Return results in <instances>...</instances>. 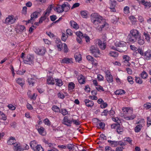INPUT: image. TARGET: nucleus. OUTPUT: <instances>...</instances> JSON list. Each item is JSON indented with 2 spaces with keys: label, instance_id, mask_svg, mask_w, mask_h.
<instances>
[{
  "label": "nucleus",
  "instance_id": "obj_33",
  "mask_svg": "<svg viewBox=\"0 0 151 151\" xmlns=\"http://www.w3.org/2000/svg\"><path fill=\"white\" fill-rule=\"evenodd\" d=\"M142 127V125L141 124L137 125L135 128L134 130L135 132L137 133L139 132Z\"/></svg>",
  "mask_w": 151,
  "mask_h": 151
},
{
  "label": "nucleus",
  "instance_id": "obj_50",
  "mask_svg": "<svg viewBox=\"0 0 151 151\" xmlns=\"http://www.w3.org/2000/svg\"><path fill=\"white\" fill-rule=\"evenodd\" d=\"M72 122H73L74 124L76 125H79L81 124L80 122L78 119L75 120L73 119L72 118Z\"/></svg>",
  "mask_w": 151,
  "mask_h": 151
},
{
  "label": "nucleus",
  "instance_id": "obj_5",
  "mask_svg": "<svg viewBox=\"0 0 151 151\" xmlns=\"http://www.w3.org/2000/svg\"><path fill=\"white\" fill-rule=\"evenodd\" d=\"M24 63L30 65L34 64V57L33 56L28 55L24 60H23Z\"/></svg>",
  "mask_w": 151,
  "mask_h": 151
},
{
  "label": "nucleus",
  "instance_id": "obj_52",
  "mask_svg": "<svg viewBox=\"0 0 151 151\" xmlns=\"http://www.w3.org/2000/svg\"><path fill=\"white\" fill-rule=\"evenodd\" d=\"M76 34L77 36V37H80L83 38L84 36L83 35L82 33L80 31L76 32Z\"/></svg>",
  "mask_w": 151,
  "mask_h": 151
},
{
  "label": "nucleus",
  "instance_id": "obj_12",
  "mask_svg": "<svg viewBox=\"0 0 151 151\" xmlns=\"http://www.w3.org/2000/svg\"><path fill=\"white\" fill-rule=\"evenodd\" d=\"M139 4H142L145 6V8H149L151 6V4L150 2L146 1L145 0L139 1Z\"/></svg>",
  "mask_w": 151,
  "mask_h": 151
},
{
  "label": "nucleus",
  "instance_id": "obj_7",
  "mask_svg": "<svg viewBox=\"0 0 151 151\" xmlns=\"http://www.w3.org/2000/svg\"><path fill=\"white\" fill-rule=\"evenodd\" d=\"M63 123L68 126H70L72 123V119H69L67 116H65L63 120Z\"/></svg>",
  "mask_w": 151,
  "mask_h": 151
},
{
  "label": "nucleus",
  "instance_id": "obj_24",
  "mask_svg": "<svg viewBox=\"0 0 151 151\" xmlns=\"http://www.w3.org/2000/svg\"><path fill=\"white\" fill-rule=\"evenodd\" d=\"M70 24L71 27L73 28L77 29L79 28V26L77 24L73 21H71L70 22Z\"/></svg>",
  "mask_w": 151,
  "mask_h": 151
},
{
  "label": "nucleus",
  "instance_id": "obj_2",
  "mask_svg": "<svg viewBox=\"0 0 151 151\" xmlns=\"http://www.w3.org/2000/svg\"><path fill=\"white\" fill-rule=\"evenodd\" d=\"M91 17L92 22L96 26L98 25L104 19L102 17L95 13H92Z\"/></svg>",
  "mask_w": 151,
  "mask_h": 151
},
{
  "label": "nucleus",
  "instance_id": "obj_43",
  "mask_svg": "<svg viewBox=\"0 0 151 151\" xmlns=\"http://www.w3.org/2000/svg\"><path fill=\"white\" fill-rule=\"evenodd\" d=\"M108 142L111 144V145H113L114 147H116L118 145L117 142V141L108 140Z\"/></svg>",
  "mask_w": 151,
  "mask_h": 151
},
{
  "label": "nucleus",
  "instance_id": "obj_49",
  "mask_svg": "<svg viewBox=\"0 0 151 151\" xmlns=\"http://www.w3.org/2000/svg\"><path fill=\"white\" fill-rule=\"evenodd\" d=\"M75 85L73 82H70L69 83L68 85V88L69 90H73L74 88Z\"/></svg>",
  "mask_w": 151,
  "mask_h": 151
},
{
  "label": "nucleus",
  "instance_id": "obj_55",
  "mask_svg": "<svg viewBox=\"0 0 151 151\" xmlns=\"http://www.w3.org/2000/svg\"><path fill=\"white\" fill-rule=\"evenodd\" d=\"M0 119H2L4 120H6V116L5 115V114L3 113L1 115H0Z\"/></svg>",
  "mask_w": 151,
  "mask_h": 151
},
{
  "label": "nucleus",
  "instance_id": "obj_31",
  "mask_svg": "<svg viewBox=\"0 0 151 151\" xmlns=\"http://www.w3.org/2000/svg\"><path fill=\"white\" fill-rule=\"evenodd\" d=\"M122 110L124 112H125L126 113H132L133 112L132 109L127 107L123 108L122 109Z\"/></svg>",
  "mask_w": 151,
  "mask_h": 151
},
{
  "label": "nucleus",
  "instance_id": "obj_40",
  "mask_svg": "<svg viewBox=\"0 0 151 151\" xmlns=\"http://www.w3.org/2000/svg\"><path fill=\"white\" fill-rule=\"evenodd\" d=\"M35 151H44V150L40 145H37L35 150Z\"/></svg>",
  "mask_w": 151,
  "mask_h": 151
},
{
  "label": "nucleus",
  "instance_id": "obj_38",
  "mask_svg": "<svg viewBox=\"0 0 151 151\" xmlns=\"http://www.w3.org/2000/svg\"><path fill=\"white\" fill-rule=\"evenodd\" d=\"M141 77L143 79H146L147 77V73L144 70L140 74Z\"/></svg>",
  "mask_w": 151,
  "mask_h": 151
},
{
  "label": "nucleus",
  "instance_id": "obj_62",
  "mask_svg": "<svg viewBox=\"0 0 151 151\" xmlns=\"http://www.w3.org/2000/svg\"><path fill=\"white\" fill-rule=\"evenodd\" d=\"M50 18L51 20L52 21H55L57 18V17L56 15H53L50 16Z\"/></svg>",
  "mask_w": 151,
  "mask_h": 151
},
{
  "label": "nucleus",
  "instance_id": "obj_51",
  "mask_svg": "<svg viewBox=\"0 0 151 151\" xmlns=\"http://www.w3.org/2000/svg\"><path fill=\"white\" fill-rule=\"evenodd\" d=\"M124 140L125 141L127 142H129V144H130L131 145H132V140L129 137H125L124 138Z\"/></svg>",
  "mask_w": 151,
  "mask_h": 151
},
{
  "label": "nucleus",
  "instance_id": "obj_41",
  "mask_svg": "<svg viewBox=\"0 0 151 151\" xmlns=\"http://www.w3.org/2000/svg\"><path fill=\"white\" fill-rule=\"evenodd\" d=\"M137 41L138 43L140 45H143L145 43L144 40L141 38V35L140 37L138 39Z\"/></svg>",
  "mask_w": 151,
  "mask_h": 151
},
{
  "label": "nucleus",
  "instance_id": "obj_47",
  "mask_svg": "<svg viewBox=\"0 0 151 151\" xmlns=\"http://www.w3.org/2000/svg\"><path fill=\"white\" fill-rule=\"evenodd\" d=\"M127 80L130 84H133V78L132 76H128L127 78Z\"/></svg>",
  "mask_w": 151,
  "mask_h": 151
},
{
  "label": "nucleus",
  "instance_id": "obj_9",
  "mask_svg": "<svg viewBox=\"0 0 151 151\" xmlns=\"http://www.w3.org/2000/svg\"><path fill=\"white\" fill-rule=\"evenodd\" d=\"M96 44H98L100 48L102 50H104L106 47V44L103 42L102 43V41L99 39H97L96 41Z\"/></svg>",
  "mask_w": 151,
  "mask_h": 151
},
{
  "label": "nucleus",
  "instance_id": "obj_64",
  "mask_svg": "<svg viewBox=\"0 0 151 151\" xmlns=\"http://www.w3.org/2000/svg\"><path fill=\"white\" fill-rule=\"evenodd\" d=\"M108 113H109V111L107 109H105L102 112L101 115L106 116L107 115Z\"/></svg>",
  "mask_w": 151,
  "mask_h": 151
},
{
  "label": "nucleus",
  "instance_id": "obj_59",
  "mask_svg": "<svg viewBox=\"0 0 151 151\" xmlns=\"http://www.w3.org/2000/svg\"><path fill=\"white\" fill-rule=\"evenodd\" d=\"M147 125L148 127H149L151 125V120L150 118L149 117L147 118Z\"/></svg>",
  "mask_w": 151,
  "mask_h": 151
},
{
  "label": "nucleus",
  "instance_id": "obj_34",
  "mask_svg": "<svg viewBox=\"0 0 151 151\" xmlns=\"http://www.w3.org/2000/svg\"><path fill=\"white\" fill-rule=\"evenodd\" d=\"M87 12L86 11H82L81 12V14L82 17L83 18L87 17Z\"/></svg>",
  "mask_w": 151,
  "mask_h": 151
},
{
  "label": "nucleus",
  "instance_id": "obj_17",
  "mask_svg": "<svg viewBox=\"0 0 151 151\" xmlns=\"http://www.w3.org/2000/svg\"><path fill=\"white\" fill-rule=\"evenodd\" d=\"M35 52L39 55H42L44 54L46 52V50L45 48H44L41 49L37 48L36 49V51H35Z\"/></svg>",
  "mask_w": 151,
  "mask_h": 151
},
{
  "label": "nucleus",
  "instance_id": "obj_28",
  "mask_svg": "<svg viewBox=\"0 0 151 151\" xmlns=\"http://www.w3.org/2000/svg\"><path fill=\"white\" fill-rule=\"evenodd\" d=\"M52 5H50V7H48L47 9L46 12L44 14L46 15L47 17L49 15V13L50 12V11L52 10Z\"/></svg>",
  "mask_w": 151,
  "mask_h": 151
},
{
  "label": "nucleus",
  "instance_id": "obj_30",
  "mask_svg": "<svg viewBox=\"0 0 151 151\" xmlns=\"http://www.w3.org/2000/svg\"><path fill=\"white\" fill-rule=\"evenodd\" d=\"M14 140H15V138L13 137H11L7 141V143L8 145H14V144H15L14 141Z\"/></svg>",
  "mask_w": 151,
  "mask_h": 151
},
{
  "label": "nucleus",
  "instance_id": "obj_3",
  "mask_svg": "<svg viewBox=\"0 0 151 151\" xmlns=\"http://www.w3.org/2000/svg\"><path fill=\"white\" fill-rule=\"evenodd\" d=\"M97 29L99 32L107 30L109 27V24L105 21V20L104 19L98 25Z\"/></svg>",
  "mask_w": 151,
  "mask_h": 151
},
{
  "label": "nucleus",
  "instance_id": "obj_35",
  "mask_svg": "<svg viewBox=\"0 0 151 151\" xmlns=\"http://www.w3.org/2000/svg\"><path fill=\"white\" fill-rule=\"evenodd\" d=\"M52 109L55 112H60V110L59 108L56 106H53L52 107Z\"/></svg>",
  "mask_w": 151,
  "mask_h": 151
},
{
  "label": "nucleus",
  "instance_id": "obj_15",
  "mask_svg": "<svg viewBox=\"0 0 151 151\" xmlns=\"http://www.w3.org/2000/svg\"><path fill=\"white\" fill-rule=\"evenodd\" d=\"M144 58L146 60H149L151 59V51L148 50L144 53Z\"/></svg>",
  "mask_w": 151,
  "mask_h": 151
},
{
  "label": "nucleus",
  "instance_id": "obj_45",
  "mask_svg": "<svg viewBox=\"0 0 151 151\" xmlns=\"http://www.w3.org/2000/svg\"><path fill=\"white\" fill-rule=\"evenodd\" d=\"M47 17H48L47 16L45 15V14H44L43 16L41 17L40 19L39 20V23H42L43 21L45 20L46 19Z\"/></svg>",
  "mask_w": 151,
  "mask_h": 151
},
{
  "label": "nucleus",
  "instance_id": "obj_39",
  "mask_svg": "<svg viewBox=\"0 0 151 151\" xmlns=\"http://www.w3.org/2000/svg\"><path fill=\"white\" fill-rule=\"evenodd\" d=\"M68 37V36L67 34L63 33L62 35L61 39L63 41L65 42Z\"/></svg>",
  "mask_w": 151,
  "mask_h": 151
},
{
  "label": "nucleus",
  "instance_id": "obj_19",
  "mask_svg": "<svg viewBox=\"0 0 151 151\" xmlns=\"http://www.w3.org/2000/svg\"><path fill=\"white\" fill-rule=\"evenodd\" d=\"M143 35L145 38V39L148 42H150V35L151 33H149L147 32H144L143 33Z\"/></svg>",
  "mask_w": 151,
  "mask_h": 151
},
{
  "label": "nucleus",
  "instance_id": "obj_60",
  "mask_svg": "<svg viewBox=\"0 0 151 151\" xmlns=\"http://www.w3.org/2000/svg\"><path fill=\"white\" fill-rule=\"evenodd\" d=\"M58 98L61 99H63L65 97V96L63 93L61 92H59L58 93Z\"/></svg>",
  "mask_w": 151,
  "mask_h": 151
},
{
  "label": "nucleus",
  "instance_id": "obj_1",
  "mask_svg": "<svg viewBox=\"0 0 151 151\" xmlns=\"http://www.w3.org/2000/svg\"><path fill=\"white\" fill-rule=\"evenodd\" d=\"M141 34L136 29L131 30L127 37V40L129 42L133 43L136 42L140 37Z\"/></svg>",
  "mask_w": 151,
  "mask_h": 151
},
{
  "label": "nucleus",
  "instance_id": "obj_44",
  "mask_svg": "<svg viewBox=\"0 0 151 151\" xmlns=\"http://www.w3.org/2000/svg\"><path fill=\"white\" fill-rule=\"evenodd\" d=\"M56 84L59 86H61L63 85V82L60 79H55Z\"/></svg>",
  "mask_w": 151,
  "mask_h": 151
},
{
  "label": "nucleus",
  "instance_id": "obj_10",
  "mask_svg": "<svg viewBox=\"0 0 151 151\" xmlns=\"http://www.w3.org/2000/svg\"><path fill=\"white\" fill-rule=\"evenodd\" d=\"M105 74L106 76V80L109 83L112 82L113 81V77L110 74V72L109 71H107L105 72Z\"/></svg>",
  "mask_w": 151,
  "mask_h": 151
},
{
  "label": "nucleus",
  "instance_id": "obj_48",
  "mask_svg": "<svg viewBox=\"0 0 151 151\" xmlns=\"http://www.w3.org/2000/svg\"><path fill=\"white\" fill-rule=\"evenodd\" d=\"M129 19L132 22V23L135 24L136 21V19L135 17L133 16H132L129 17Z\"/></svg>",
  "mask_w": 151,
  "mask_h": 151
},
{
  "label": "nucleus",
  "instance_id": "obj_11",
  "mask_svg": "<svg viewBox=\"0 0 151 151\" xmlns=\"http://www.w3.org/2000/svg\"><path fill=\"white\" fill-rule=\"evenodd\" d=\"M111 4L110 6V8L111 11V12H116V10L115 9V7L116 5V2L115 0H110Z\"/></svg>",
  "mask_w": 151,
  "mask_h": 151
},
{
  "label": "nucleus",
  "instance_id": "obj_25",
  "mask_svg": "<svg viewBox=\"0 0 151 151\" xmlns=\"http://www.w3.org/2000/svg\"><path fill=\"white\" fill-rule=\"evenodd\" d=\"M116 130L118 134H122L123 131V129L122 127H120L119 124H118V125L116 128Z\"/></svg>",
  "mask_w": 151,
  "mask_h": 151
},
{
  "label": "nucleus",
  "instance_id": "obj_13",
  "mask_svg": "<svg viewBox=\"0 0 151 151\" xmlns=\"http://www.w3.org/2000/svg\"><path fill=\"white\" fill-rule=\"evenodd\" d=\"M73 59L72 58H64L61 61V63L68 64L73 63Z\"/></svg>",
  "mask_w": 151,
  "mask_h": 151
},
{
  "label": "nucleus",
  "instance_id": "obj_42",
  "mask_svg": "<svg viewBox=\"0 0 151 151\" xmlns=\"http://www.w3.org/2000/svg\"><path fill=\"white\" fill-rule=\"evenodd\" d=\"M135 81L137 83L140 84L142 83L143 81L140 77H135Z\"/></svg>",
  "mask_w": 151,
  "mask_h": 151
},
{
  "label": "nucleus",
  "instance_id": "obj_21",
  "mask_svg": "<svg viewBox=\"0 0 151 151\" xmlns=\"http://www.w3.org/2000/svg\"><path fill=\"white\" fill-rule=\"evenodd\" d=\"M78 80L79 83L81 84H84L85 83V79L82 75L78 76Z\"/></svg>",
  "mask_w": 151,
  "mask_h": 151
},
{
  "label": "nucleus",
  "instance_id": "obj_26",
  "mask_svg": "<svg viewBox=\"0 0 151 151\" xmlns=\"http://www.w3.org/2000/svg\"><path fill=\"white\" fill-rule=\"evenodd\" d=\"M74 56L76 61L79 62L81 60V55L80 54L76 53L75 54Z\"/></svg>",
  "mask_w": 151,
  "mask_h": 151
},
{
  "label": "nucleus",
  "instance_id": "obj_61",
  "mask_svg": "<svg viewBox=\"0 0 151 151\" xmlns=\"http://www.w3.org/2000/svg\"><path fill=\"white\" fill-rule=\"evenodd\" d=\"M108 106V104L106 102H104L102 103L100 107L102 109H104L106 108Z\"/></svg>",
  "mask_w": 151,
  "mask_h": 151
},
{
  "label": "nucleus",
  "instance_id": "obj_63",
  "mask_svg": "<svg viewBox=\"0 0 151 151\" xmlns=\"http://www.w3.org/2000/svg\"><path fill=\"white\" fill-rule=\"evenodd\" d=\"M44 123L45 124H47L48 126H50L51 124V122L49 120L47 119H46L44 120Z\"/></svg>",
  "mask_w": 151,
  "mask_h": 151
},
{
  "label": "nucleus",
  "instance_id": "obj_18",
  "mask_svg": "<svg viewBox=\"0 0 151 151\" xmlns=\"http://www.w3.org/2000/svg\"><path fill=\"white\" fill-rule=\"evenodd\" d=\"M84 102L86 105L88 107H91L94 105L93 102L89 99H85Z\"/></svg>",
  "mask_w": 151,
  "mask_h": 151
},
{
  "label": "nucleus",
  "instance_id": "obj_14",
  "mask_svg": "<svg viewBox=\"0 0 151 151\" xmlns=\"http://www.w3.org/2000/svg\"><path fill=\"white\" fill-rule=\"evenodd\" d=\"M123 59L124 60V62L125 65L130 66V64L129 62V57L127 55H124L123 56Z\"/></svg>",
  "mask_w": 151,
  "mask_h": 151
},
{
  "label": "nucleus",
  "instance_id": "obj_53",
  "mask_svg": "<svg viewBox=\"0 0 151 151\" xmlns=\"http://www.w3.org/2000/svg\"><path fill=\"white\" fill-rule=\"evenodd\" d=\"M18 27L20 29V31L21 32L24 31L25 30V27L24 25H19L18 26Z\"/></svg>",
  "mask_w": 151,
  "mask_h": 151
},
{
  "label": "nucleus",
  "instance_id": "obj_57",
  "mask_svg": "<svg viewBox=\"0 0 151 151\" xmlns=\"http://www.w3.org/2000/svg\"><path fill=\"white\" fill-rule=\"evenodd\" d=\"M124 11L125 14L128 13L129 12V7L127 6H125L124 9Z\"/></svg>",
  "mask_w": 151,
  "mask_h": 151
},
{
  "label": "nucleus",
  "instance_id": "obj_37",
  "mask_svg": "<svg viewBox=\"0 0 151 151\" xmlns=\"http://www.w3.org/2000/svg\"><path fill=\"white\" fill-rule=\"evenodd\" d=\"M17 83L19 84L22 87L24 83V81H23L22 79V78H19L17 79L16 80Z\"/></svg>",
  "mask_w": 151,
  "mask_h": 151
},
{
  "label": "nucleus",
  "instance_id": "obj_32",
  "mask_svg": "<svg viewBox=\"0 0 151 151\" xmlns=\"http://www.w3.org/2000/svg\"><path fill=\"white\" fill-rule=\"evenodd\" d=\"M126 92L125 91L123 90L120 89L115 91V93L116 95H122L125 94Z\"/></svg>",
  "mask_w": 151,
  "mask_h": 151
},
{
  "label": "nucleus",
  "instance_id": "obj_27",
  "mask_svg": "<svg viewBox=\"0 0 151 151\" xmlns=\"http://www.w3.org/2000/svg\"><path fill=\"white\" fill-rule=\"evenodd\" d=\"M47 82L48 84H54V81L53 78L51 77H48L47 79Z\"/></svg>",
  "mask_w": 151,
  "mask_h": 151
},
{
  "label": "nucleus",
  "instance_id": "obj_6",
  "mask_svg": "<svg viewBox=\"0 0 151 151\" xmlns=\"http://www.w3.org/2000/svg\"><path fill=\"white\" fill-rule=\"evenodd\" d=\"M16 20L13 15L9 16L5 20V22L6 24H12L14 23Z\"/></svg>",
  "mask_w": 151,
  "mask_h": 151
},
{
  "label": "nucleus",
  "instance_id": "obj_16",
  "mask_svg": "<svg viewBox=\"0 0 151 151\" xmlns=\"http://www.w3.org/2000/svg\"><path fill=\"white\" fill-rule=\"evenodd\" d=\"M13 149L15 151H21L23 150V149L21 148L20 145L19 143L14 144Z\"/></svg>",
  "mask_w": 151,
  "mask_h": 151
},
{
  "label": "nucleus",
  "instance_id": "obj_20",
  "mask_svg": "<svg viewBox=\"0 0 151 151\" xmlns=\"http://www.w3.org/2000/svg\"><path fill=\"white\" fill-rule=\"evenodd\" d=\"M116 46L118 48L122 47L124 46H127L125 42L123 41H120L118 42H116L115 43Z\"/></svg>",
  "mask_w": 151,
  "mask_h": 151
},
{
  "label": "nucleus",
  "instance_id": "obj_23",
  "mask_svg": "<svg viewBox=\"0 0 151 151\" xmlns=\"http://www.w3.org/2000/svg\"><path fill=\"white\" fill-rule=\"evenodd\" d=\"M127 49V46H124L122 47L117 48V49H116V50L120 52H122L126 51Z\"/></svg>",
  "mask_w": 151,
  "mask_h": 151
},
{
  "label": "nucleus",
  "instance_id": "obj_56",
  "mask_svg": "<svg viewBox=\"0 0 151 151\" xmlns=\"http://www.w3.org/2000/svg\"><path fill=\"white\" fill-rule=\"evenodd\" d=\"M74 145L73 144H68L67 145L66 147L70 150H72L74 148Z\"/></svg>",
  "mask_w": 151,
  "mask_h": 151
},
{
  "label": "nucleus",
  "instance_id": "obj_46",
  "mask_svg": "<svg viewBox=\"0 0 151 151\" xmlns=\"http://www.w3.org/2000/svg\"><path fill=\"white\" fill-rule=\"evenodd\" d=\"M28 83L29 85L31 84L32 86H33L35 83V79L33 78H28Z\"/></svg>",
  "mask_w": 151,
  "mask_h": 151
},
{
  "label": "nucleus",
  "instance_id": "obj_4",
  "mask_svg": "<svg viewBox=\"0 0 151 151\" xmlns=\"http://www.w3.org/2000/svg\"><path fill=\"white\" fill-rule=\"evenodd\" d=\"M91 52L95 57H98L100 54L99 49L96 46H92L90 48Z\"/></svg>",
  "mask_w": 151,
  "mask_h": 151
},
{
  "label": "nucleus",
  "instance_id": "obj_22",
  "mask_svg": "<svg viewBox=\"0 0 151 151\" xmlns=\"http://www.w3.org/2000/svg\"><path fill=\"white\" fill-rule=\"evenodd\" d=\"M38 131L39 133L42 135H45L46 134L45 129L42 127H40L39 129H38Z\"/></svg>",
  "mask_w": 151,
  "mask_h": 151
},
{
  "label": "nucleus",
  "instance_id": "obj_8",
  "mask_svg": "<svg viewBox=\"0 0 151 151\" xmlns=\"http://www.w3.org/2000/svg\"><path fill=\"white\" fill-rule=\"evenodd\" d=\"M41 11V9H39L31 14V17H32V19L34 21L35 19L38 17V15L40 14Z\"/></svg>",
  "mask_w": 151,
  "mask_h": 151
},
{
  "label": "nucleus",
  "instance_id": "obj_58",
  "mask_svg": "<svg viewBox=\"0 0 151 151\" xmlns=\"http://www.w3.org/2000/svg\"><path fill=\"white\" fill-rule=\"evenodd\" d=\"M60 113H61L63 115H65L68 114V112L66 109H62Z\"/></svg>",
  "mask_w": 151,
  "mask_h": 151
},
{
  "label": "nucleus",
  "instance_id": "obj_29",
  "mask_svg": "<svg viewBox=\"0 0 151 151\" xmlns=\"http://www.w3.org/2000/svg\"><path fill=\"white\" fill-rule=\"evenodd\" d=\"M30 144L31 147L34 151L36 146V144L35 141H32L30 142Z\"/></svg>",
  "mask_w": 151,
  "mask_h": 151
},
{
  "label": "nucleus",
  "instance_id": "obj_36",
  "mask_svg": "<svg viewBox=\"0 0 151 151\" xmlns=\"http://www.w3.org/2000/svg\"><path fill=\"white\" fill-rule=\"evenodd\" d=\"M109 55L112 57L116 58L118 56V53L115 51H111L109 53Z\"/></svg>",
  "mask_w": 151,
  "mask_h": 151
},
{
  "label": "nucleus",
  "instance_id": "obj_54",
  "mask_svg": "<svg viewBox=\"0 0 151 151\" xmlns=\"http://www.w3.org/2000/svg\"><path fill=\"white\" fill-rule=\"evenodd\" d=\"M106 137L104 134H102L100 135L99 137V139L101 140H106Z\"/></svg>",
  "mask_w": 151,
  "mask_h": 151
}]
</instances>
